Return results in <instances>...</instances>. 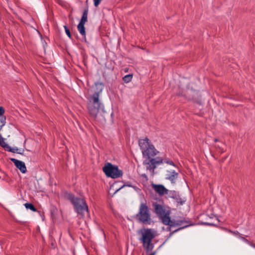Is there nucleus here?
Masks as SVG:
<instances>
[{
  "label": "nucleus",
  "mask_w": 255,
  "mask_h": 255,
  "mask_svg": "<svg viewBox=\"0 0 255 255\" xmlns=\"http://www.w3.org/2000/svg\"><path fill=\"white\" fill-rule=\"evenodd\" d=\"M120 182H116L114 184H113L110 187V191H112V190H113L114 191V192L113 193V195L115 194L118 191H119L120 190H121L122 188H123L125 186H130V185L127 184H124L122 186H121L119 188H115L116 185L119 183Z\"/></svg>",
  "instance_id": "obj_16"
},
{
  "label": "nucleus",
  "mask_w": 255,
  "mask_h": 255,
  "mask_svg": "<svg viewBox=\"0 0 255 255\" xmlns=\"http://www.w3.org/2000/svg\"><path fill=\"white\" fill-rule=\"evenodd\" d=\"M102 0H94V5L96 7L98 6Z\"/></svg>",
  "instance_id": "obj_23"
},
{
  "label": "nucleus",
  "mask_w": 255,
  "mask_h": 255,
  "mask_svg": "<svg viewBox=\"0 0 255 255\" xmlns=\"http://www.w3.org/2000/svg\"><path fill=\"white\" fill-rule=\"evenodd\" d=\"M149 255H155V252H153V253L150 254Z\"/></svg>",
  "instance_id": "obj_27"
},
{
  "label": "nucleus",
  "mask_w": 255,
  "mask_h": 255,
  "mask_svg": "<svg viewBox=\"0 0 255 255\" xmlns=\"http://www.w3.org/2000/svg\"><path fill=\"white\" fill-rule=\"evenodd\" d=\"M0 145L2 147L5 151H7L9 146V145L4 141V138L0 141Z\"/></svg>",
  "instance_id": "obj_20"
},
{
  "label": "nucleus",
  "mask_w": 255,
  "mask_h": 255,
  "mask_svg": "<svg viewBox=\"0 0 255 255\" xmlns=\"http://www.w3.org/2000/svg\"><path fill=\"white\" fill-rule=\"evenodd\" d=\"M132 78V74H128V75L125 76L123 78V80L125 83H128L131 81Z\"/></svg>",
  "instance_id": "obj_19"
},
{
  "label": "nucleus",
  "mask_w": 255,
  "mask_h": 255,
  "mask_svg": "<svg viewBox=\"0 0 255 255\" xmlns=\"http://www.w3.org/2000/svg\"><path fill=\"white\" fill-rule=\"evenodd\" d=\"M64 29H65V32L66 33V34L67 35V36L69 37V38H71V32L70 31V30L69 29V28L67 27V26L66 25H64Z\"/></svg>",
  "instance_id": "obj_22"
},
{
  "label": "nucleus",
  "mask_w": 255,
  "mask_h": 255,
  "mask_svg": "<svg viewBox=\"0 0 255 255\" xmlns=\"http://www.w3.org/2000/svg\"><path fill=\"white\" fill-rule=\"evenodd\" d=\"M136 218L144 224H150L151 218L149 210L146 203H141L140 204L139 211L136 215Z\"/></svg>",
  "instance_id": "obj_6"
},
{
  "label": "nucleus",
  "mask_w": 255,
  "mask_h": 255,
  "mask_svg": "<svg viewBox=\"0 0 255 255\" xmlns=\"http://www.w3.org/2000/svg\"><path fill=\"white\" fill-rule=\"evenodd\" d=\"M178 222H179V223H177V224H176V225H182V224L183 223V221H182V220L178 221Z\"/></svg>",
  "instance_id": "obj_25"
},
{
  "label": "nucleus",
  "mask_w": 255,
  "mask_h": 255,
  "mask_svg": "<svg viewBox=\"0 0 255 255\" xmlns=\"http://www.w3.org/2000/svg\"><path fill=\"white\" fill-rule=\"evenodd\" d=\"M151 186L155 192L160 195H164L167 192V189L162 185H156L152 183Z\"/></svg>",
  "instance_id": "obj_12"
},
{
  "label": "nucleus",
  "mask_w": 255,
  "mask_h": 255,
  "mask_svg": "<svg viewBox=\"0 0 255 255\" xmlns=\"http://www.w3.org/2000/svg\"><path fill=\"white\" fill-rule=\"evenodd\" d=\"M64 197L71 202L75 211L81 217H84L85 213H88V205L83 199L76 197L72 193L67 192L64 193Z\"/></svg>",
  "instance_id": "obj_2"
},
{
  "label": "nucleus",
  "mask_w": 255,
  "mask_h": 255,
  "mask_svg": "<svg viewBox=\"0 0 255 255\" xmlns=\"http://www.w3.org/2000/svg\"><path fill=\"white\" fill-rule=\"evenodd\" d=\"M7 151L12 153H16L19 154H22L24 152L23 149H18L17 147L13 148L10 147V146H9V148H8Z\"/></svg>",
  "instance_id": "obj_17"
},
{
  "label": "nucleus",
  "mask_w": 255,
  "mask_h": 255,
  "mask_svg": "<svg viewBox=\"0 0 255 255\" xmlns=\"http://www.w3.org/2000/svg\"><path fill=\"white\" fill-rule=\"evenodd\" d=\"M96 90L94 93L90 97L88 104V109L90 116L95 119L98 113L102 112H105L104 107L99 100V94L102 92L104 85L102 83L97 82L95 84Z\"/></svg>",
  "instance_id": "obj_1"
},
{
  "label": "nucleus",
  "mask_w": 255,
  "mask_h": 255,
  "mask_svg": "<svg viewBox=\"0 0 255 255\" xmlns=\"http://www.w3.org/2000/svg\"><path fill=\"white\" fill-rule=\"evenodd\" d=\"M103 171L105 175H123V171L118 166L111 162H107L103 167Z\"/></svg>",
  "instance_id": "obj_8"
},
{
  "label": "nucleus",
  "mask_w": 255,
  "mask_h": 255,
  "mask_svg": "<svg viewBox=\"0 0 255 255\" xmlns=\"http://www.w3.org/2000/svg\"><path fill=\"white\" fill-rule=\"evenodd\" d=\"M164 194L166 195L167 197H173L175 195V192L172 191H169L167 189V192Z\"/></svg>",
  "instance_id": "obj_21"
},
{
  "label": "nucleus",
  "mask_w": 255,
  "mask_h": 255,
  "mask_svg": "<svg viewBox=\"0 0 255 255\" xmlns=\"http://www.w3.org/2000/svg\"><path fill=\"white\" fill-rule=\"evenodd\" d=\"M204 224L205 225H213L214 224L210 222H205L204 223Z\"/></svg>",
  "instance_id": "obj_26"
},
{
  "label": "nucleus",
  "mask_w": 255,
  "mask_h": 255,
  "mask_svg": "<svg viewBox=\"0 0 255 255\" xmlns=\"http://www.w3.org/2000/svg\"><path fill=\"white\" fill-rule=\"evenodd\" d=\"M4 112V109L2 107L0 106V130L6 123V117L3 115Z\"/></svg>",
  "instance_id": "obj_13"
},
{
  "label": "nucleus",
  "mask_w": 255,
  "mask_h": 255,
  "mask_svg": "<svg viewBox=\"0 0 255 255\" xmlns=\"http://www.w3.org/2000/svg\"><path fill=\"white\" fill-rule=\"evenodd\" d=\"M24 206L27 209H30L33 212H36L37 209L35 208L34 205L31 203H26L24 204Z\"/></svg>",
  "instance_id": "obj_18"
},
{
  "label": "nucleus",
  "mask_w": 255,
  "mask_h": 255,
  "mask_svg": "<svg viewBox=\"0 0 255 255\" xmlns=\"http://www.w3.org/2000/svg\"><path fill=\"white\" fill-rule=\"evenodd\" d=\"M218 141H219V140H218V139H217V138H215V139H214V141H215V142H217Z\"/></svg>",
  "instance_id": "obj_29"
},
{
  "label": "nucleus",
  "mask_w": 255,
  "mask_h": 255,
  "mask_svg": "<svg viewBox=\"0 0 255 255\" xmlns=\"http://www.w3.org/2000/svg\"><path fill=\"white\" fill-rule=\"evenodd\" d=\"M10 160L22 173H25L26 172V168L25 163L15 158H11Z\"/></svg>",
  "instance_id": "obj_10"
},
{
  "label": "nucleus",
  "mask_w": 255,
  "mask_h": 255,
  "mask_svg": "<svg viewBox=\"0 0 255 255\" xmlns=\"http://www.w3.org/2000/svg\"><path fill=\"white\" fill-rule=\"evenodd\" d=\"M218 147H219V148L220 149V150L221 151H223V149H222V148H221L219 146H218Z\"/></svg>",
  "instance_id": "obj_30"
},
{
  "label": "nucleus",
  "mask_w": 255,
  "mask_h": 255,
  "mask_svg": "<svg viewBox=\"0 0 255 255\" xmlns=\"http://www.w3.org/2000/svg\"><path fill=\"white\" fill-rule=\"evenodd\" d=\"M177 95L185 97L189 100H192L194 103H196L199 105L202 104L201 95L198 91L193 90L192 89L190 90L188 88L185 93V91L182 93L179 92Z\"/></svg>",
  "instance_id": "obj_7"
},
{
  "label": "nucleus",
  "mask_w": 255,
  "mask_h": 255,
  "mask_svg": "<svg viewBox=\"0 0 255 255\" xmlns=\"http://www.w3.org/2000/svg\"><path fill=\"white\" fill-rule=\"evenodd\" d=\"M170 212L167 211L165 214L161 216L159 218L161 219L162 223L165 225H169L170 226H174L175 224L174 222L170 220L169 217Z\"/></svg>",
  "instance_id": "obj_11"
},
{
  "label": "nucleus",
  "mask_w": 255,
  "mask_h": 255,
  "mask_svg": "<svg viewBox=\"0 0 255 255\" xmlns=\"http://www.w3.org/2000/svg\"><path fill=\"white\" fill-rule=\"evenodd\" d=\"M175 176H169V177H168V179L170 180L171 181H173V180L174 179H175Z\"/></svg>",
  "instance_id": "obj_24"
},
{
  "label": "nucleus",
  "mask_w": 255,
  "mask_h": 255,
  "mask_svg": "<svg viewBox=\"0 0 255 255\" xmlns=\"http://www.w3.org/2000/svg\"><path fill=\"white\" fill-rule=\"evenodd\" d=\"M141 175L144 176V175H145V174H142Z\"/></svg>",
  "instance_id": "obj_33"
},
{
  "label": "nucleus",
  "mask_w": 255,
  "mask_h": 255,
  "mask_svg": "<svg viewBox=\"0 0 255 255\" xmlns=\"http://www.w3.org/2000/svg\"><path fill=\"white\" fill-rule=\"evenodd\" d=\"M84 25L85 24L79 22L77 26V29L80 33L86 39V31Z\"/></svg>",
  "instance_id": "obj_15"
},
{
  "label": "nucleus",
  "mask_w": 255,
  "mask_h": 255,
  "mask_svg": "<svg viewBox=\"0 0 255 255\" xmlns=\"http://www.w3.org/2000/svg\"><path fill=\"white\" fill-rule=\"evenodd\" d=\"M4 138H3L1 135L0 134V140H2V139H3Z\"/></svg>",
  "instance_id": "obj_28"
},
{
  "label": "nucleus",
  "mask_w": 255,
  "mask_h": 255,
  "mask_svg": "<svg viewBox=\"0 0 255 255\" xmlns=\"http://www.w3.org/2000/svg\"><path fill=\"white\" fill-rule=\"evenodd\" d=\"M138 145L141 150L143 156L147 158L143 162L146 165L145 161L153 159L154 158L152 157L155 156L159 151L156 149L154 146L147 137L139 139Z\"/></svg>",
  "instance_id": "obj_3"
},
{
  "label": "nucleus",
  "mask_w": 255,
  "mask_h": 255,
  "mask_svg": "<svg viewBox=\"0 0 255 255\" xmlns=\"http://www.w3.org/2000/svg\"><path fill=\"white\" fill-rule=\"evenodd\" d=\"M138 234L141 235L139 240L142 242L143 248L147 252L151 251L154 247L152 240L155 238V231L152 229H142Z\"/></svg>",
  "instance_id": "obj_5"
},
{
  "label": "nucleus",
  "mask_w": 255,
  "mask_h": 255,
  "mask_svg": "<svg viewBox=\"0 0 255 255\" xmlns=\"http://www.w3.org/2000/svg\"><path fill=\"white\" fill-rule=\"evenodd\" d=\"M111 177H112V178H116L117 177H118V176H110Z\"/></svg>",
  "instance_id": "obj_31"
},
{
  "label": "nucleus",
  "mask_w": 255,
  "mask_h": 255,
  "mask_svg": "<svg viewBox=\"0 0 255 255\" xmlns=\"http://www.w3.org/2000/svg\"><path fill=\"white\" fill-rule=\"evenodd\" d=\"M145 163L146 164V169L153 171L156 166L165 163L171 165L173 169H171L170 171H168L171 174L170 175H177L178 174L175 169H176L177 170H178V168L176 166L173 161L169 158H165L164 159H162L161 157H158L148 161L146 160Z\"/></svg>",
  "instance_id": "obj_4"
},
{
  "label": "nucleus",
  "mask_w": 255,
  "mask_h": 255,
  "mask_svg": "<svg viewBox=\"0 0 255 255\" xmlns=\"http://www.w3.org/2000/svg\"><path fill=\"white\" fill-rule=\"evenodd\" d=\"M153 207L154 208L155 213L159 217H161L164 214H165V213H166L168 211L165 209L162 205H160L157 203H154L153 204Z\"/></svg>",
  "instance_id": "obj_9"
},
{
  "label": "nucleus",
  "mask_w": 255,
  "mask_h": 255,
  "mask_svg": "<svg viewBox=\"0 0 255 255\" xmlns=\"http://www.w3.org/2000/svg\"><path fill=\"white\" fill-rule=\"evenodd\" d=\"M88 11V7H86L83 10V14L79 22L85 24V23L87 22Z\"/></svg>",
  "instance_id": "obj_14"
},
{
  "label": "nucleus",
  "mask_w": 255,
  "mask_h": 255,
  "mask_svg": "<svg viewBox=\"0 0 255 255\" xmlns=\"http://www.w3.org/2000/svg\"><path fill=\"white\" fill-rule=\"evenodd\" d=\"M188 226V225H185V227H187Z\"/></svg>",
  "instance_id": "obj_32"
}]
</instances>
